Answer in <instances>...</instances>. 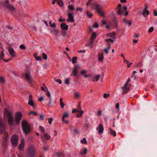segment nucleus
I'll list each match as a JSON object with an SVG mask.
<instances>
[{
	"instance_id": "7c9ffc66",
	"label": "nucleus",
	"mask_w": 157,
	"mask_h": 157,
	"mask_svg": "<svg viewBox=\"0 0 157 157\" xmlns=\"http://www.w3.org/2000/svg\"><path fill=\"white\" fill-rule=\"evenodd\" d=\"M77 57H73L72 58L71 61L73 63H75L77 62Z\"/></svg>"
},
{
	"instance_id": "052dcab7",
	"label": "nucleus",
	"mask_w": 157,
	"mask_h": 157,
	"mask_svg": "<svg viewBox=\"0 0 157 157\" xmlns=\"http://www.w3.org/2000/svg\"><path fill=\"white\" fill-rule=\"evenodd\" d=\"M53 119L52 118H50L48 119V123L50 124H51Z\"/></svg>"
},
{
	"instance_id": "37998d69",
	"label": "nucleus",
	"mask_w": 157,
	"mask_h": 157,
	"mask_svg": "<svg viewBox=\"0 0 157 157\" xmlns=\"http://www.w3.org/2000/svg\"><path fill=\"white\" fill-rule=\"evenodd\" d=\"M42 57L44 59L46 60L47 59V55L45 53H43L42 54Z\"/></svg>"
},
{
	"instance_id": "69168bd1",
	"label": "nucleus",
	"mask_w": 157,
	"mask_h": 157,
	"mask_svg": "<svg viewBox=\"0 0 157 157\" xmlns=\"http://www.w3.org/2000/svg\"><path fill=\"white\" fill-rule=\"evenodd\" d=\"M127 9L126 6H124L123 7V11H127Z\"/></svg>"
},
{
	"instance_id": "c85d7f7f",
	"label": "nucleus",
	"mask_w": 157,
	"mask_h": 157,
	"mask_svg": "<svg viewBox=\"0 0 157 157\" xmlns=\"http://www.w3.org/2000/svg\"><path fill=\"white\" fill-rule=\"evenodd\" d=\"M7 140L3 139L2 142V146L3 147H5L7 145Z\"/></svg>"
},
{
	"instance_id": "473e14b6",
	"label": "nucleus",
	"mask_w": 157,
	"mask_h": 157,
	"mask_svg": "<svg viewBox=\"0 0 157 157\" xmlns=\"http://www.w3.org/2000/svg\"><path fill=\"white\" fill-rule=\"evenodd\" d=\"M51 32H53L54 34L56 36H58V35L59 31L58 30L54 29L53 30L51 31Z\"/></svg>"
},
{
	"instance_id": "c756f323",
	"label": "nucleus",
	"mask_w": 157,
	"mask_h": 157,
	"mask_svg": "<svg viewBox=\"0 0 157 157\" xmlns=\"http://www.w3.org/2000/svg\"><path fill=\"white\" fill-rule=\"evenodd\" d=\"M58 4L61 7H62L63 6V4L62 0H58L57 1Z\"/></svg>"
},
{
	"instance_id": "39448f33",
	"label": "nucleus",
	"mask_w": 157,
	"mask_h": 157,
	"mask_svg": "<svg viewBox=\"0 0 157 157\" xmlns=\"http://www.w3.org/2000/svg\"><path fill=\"white\" fill-rule=\"evenodd\" d=\"M19 137L17 134H14L12 136L11 139V141L13 145L17 146Z\"/></svg>"
},
{
	"instance_id": "393cba45",
	"label": "nucleus",
	"mask_w": 157,
	"mask_h": 157,
	"mask_svg": "<svg viewBox=\"0 0 157 157\" xmlns=\"http://www.w3.org/2000/svg\"><path fill=\"white\" fill-rule=\"evenodd\" d=\"M55 155L58 157H63L64 156V154L63 153L60 152H58L56 153Z\"/></svg>"
},
{
	"instance_id": "f257e3e1",
	"label": "nucleus",
	"mask_w": 157,
	"mask_h": 157,
	"mask_svg": "<svg viewBox=\"0 0 157 157\" xmlns=\"http://www.w3.org/2000/svg\"><path fill=\"white\" fill-rule=\"evenodd\" d=\"M21 126L22 130L25 135L29 134L31 132V128L27 121L24 120L22 121Z\"/></svg>"
},
{
	"instance_id": "4468645a",
	"label": "nucleus",
	"mask_w": 157,
	"mask_h": 157,
	"mask_svg": "<svg viewBox=\"0 0 157 157\" xmlns=\"http://www.w3.org/2000/svg\"><path fill=\"white\" fill-rule=\"evenodd\" d=\"M121 4H119L117 6L118 10L117 12V13L119 16H121L122 14V11L121 10Z\"/></svg>"
},
{
	"instance_id": "f03ea898",
	"label": "nucleus",
	"mask_w": 157,
	"mask_h": 157,
	"mask_svg": "<svg viewBox=\"0 0 157 157\" xmlns=\"http://www.w3.org/2000/svg\"><path fill=\"white\" fill-rule=\"evenodd\" d=\"M4 112L7 117V120L9 124L10 125H13V118L11 113L7 108L5 109Z\"/></svg>"
},
{
	"instance_id": "6e6d98bb",
	"label": "nucleus",
	"mask_w": 157,
	"mask_h": 157,
	"mask_svg": "<svg viewBox=\"0 0 157 157\" xmlns=\"http://www.w3.org/2000/svg\"><path fill=\"white\" fill-rule=\"evenodd\" d=\"M0 81L2 83H4L5 82L4 78L2 77H0Z\"/></svg>"
},
{
	"instance_id": "a18cd8bd",
	"label": "nucleus",
	"mask_w": 157,
	"mask_h": 157,
	"mask_svg": "<svg viewBox=\"0 0 157 157\" xmlns=\"http://www.w3.org/2000/svg\"><path fill=\"white\" fill-rule=\"evenodd\" d=\"M20 48L21 49L25 50L26 49V47L23 44H21L20 46Z\"/></svg>"
},
{
	"instance_id": "6ab92c4d",
	"label": "nucleus",
	"mask_w": 157,
	"mask_h": 157,
	"mask_svg": "<svg viewBox=\"0 0 157 157\" xmlns=\"http://www.w3.org/2000/svg\"><path fill=\"white\" fill-rule=\"evenodd\" d=\"M108 37H111L113 39H115L116 37L115 33L114 32H113L112 33H108L106 34Z\"/></svg>"
},
{
	"instance_id": "49530a36",
	"label": "nucleus",
	"mask_w": 157,
	"mask_h": 157,
	"mask_svg": "<svg viewBox=\"0 0 157 157\" xmlns=\"http://www.w3.org/2000/svg\"><path fill=\"white\" fill-rule=\"evenodd\" d=\"M40 129L41 131L44 133L45 132V130L44 128L41 126H40Z\"/></svg>"
},
{
	"instance_id": "2eb2a0df",
	"label": "nucleus",
	"mask_w": 157,
	"mask_h": 157,
	"mask_svg": "<svg viewBox=\"0 0 157 157\" xmlns=\"http://www.w3.org/2000/svg\"><path fill=\"white\" fill-rule=\"evenodd\" d=\"M86 71L85 70H82L81 71L80 73L82 75H83L84 77L86 78L88 77H92V75L90 74H86Z\"/></svg>"
},
{
	"instance_id": "ea45409f",
	"label": "nucleus",
	"mask_w": 157,
	"mask_h": 157,
	"mask_svg": "<svg viewBox=\"0 0 157 157\" xmlns=\"http://www.w3.org/2000/svg\"><path fill=\"white\" fill-rule=\"evenodd\" d=\"M111 134L113 135L114 136H116V133L114 131L112 130L111 129H110Z\"/></svg>"
},
{
	"instance_id": "cd10ccee",
	"label": "nucleus",
	"mask_w": 157,
	"mask_h": 157,
	"mask_svg": "<svg viewBox=\"0 0 157 157\" xmlns=\"http://www.w3.org/2000/svg\"><path fill=\"white\" fill-rule=\"evenodd\" d=\"M97 36L95 32H94L92 33V35L91 36L90 39L91 40H93L96 38Z\"/></svg>"
},
{
	"instance_id": "f8f14e48",
	"label": "nucleus",
	"mask_w": 157,
	"mask_h": 157,
	"mask_svg": "<svg viewBox=\"0 0 157 157\" xmlns=\"http://www.w3.org/2000/svg\"><path fill=\"white\" fill-rule=\"evenodd\" d=\"M68 117L69 115L68 114V113L67 112L65 113L62 117V121L65 123L67 124H68L69 122L68 121H65V118H67Z\"/></svg>"
},
{
	"instance_id": "dca6fc26",
	"label": "nucleus",
	"mask_w": 157,
	"mask_h": 157,
	"mask_svg": "<svg viewBox=\"0 0 157 157\" xmlns=\"http://www.w3.org/2000/svg\"><path fill=\"white\" fill-rule=\"evenodd\" d=\"M21 143L19 144L18 148L20 150L22 151L24 146V139L21 140Z\"/></svg>"
},
{
	"instance_id": "20e7f679",
	"label": "nucleus",
	"mask_w": 157,
	"mask_h": 157,
	"mask_svg": "<svg viewBox=\"0 0 157 157\" xmlns=\"http://www.w3.org/2000/svg\"><path fill=\"white\" fill-rule=\"evenodd\" d=\"M2 5L4 7L11 11H13L15 10V8L10 3H9L8 0H5V2L2 3Z\"/></svg>"
},
{
	"instance_id": "338daca9",
	"label": "nucleus",
	"mask_w": 157,
	"mask_h": 157,
	"mask_svg": "<svg viewBox=\"0 0 157 157\" xmlns=\"http://www.w3.org/2000/svg\"><path fill=\"white\" fill-rule=\"evenodd\" d=\"M36 60H42L41 57L40 56L37 57L36 58Z\"/></svg>"
},
{
	"instance_id": "09e8293b",
	"label": "nucleus",
	"mask_w": 157,
	"mask_h": 157,
	"mask_svg": "<svg viewBox=\"0 0 157 157\" xmlns=\"http://www.w3.org/2000/svg\"><path fill=\"white\" fill-rule=\"evenodd\" d=\"M105 41L107 42L110 41L112 43L114 42V40H113L111 39H110V38L106 39L105 40Z\"/></svg>"
},
{
	"instance_id": "603ef678",
	"label": "nucleus",
	"mask_w": 157,
	"mask_h": 157,
	"mask_svg": "<svg viewBox=\"0 0 157 157\" xmlns=\"http://www.w3.org/2000/svg\"><path fill=\"white\" fill-rule=\"evenodd\" d=\"M100 78V75H97L95 76V80L97 82L98 81Z\"/></svg>"
},
{
	"instance_id": "864d4df0",
	"label": "nucleus",
	"mask_w": 157,
	"mask_h": 157,
	"mask_svg": "<svg viewBox=\"0 0 157 157\" xmlns=\"http://www.w3.org/2000/svg\"><path fill=\"white\" fill-rule=\"evenodd\" d=\"M69 78H67L65 80V83L66 84H69Z\"/></svg>"
},
{
	"instance_id": "2f4dec72",
	"label": "nucleus",
	"mask_w": 157,
	"mask_h": 157,
	"mask_svg": "<svg viewBox=\"0 0 157 157\" xmlns=\"http://www.w3.org/2000/svg\"><path fill=\"white\" fill-rule=\"evenodd\" d=\"M81 143L85 144H87V142L86 138H84L82 140H81Z\"/></svg>"
},
{
	"instance_id": "3c124183",
	"label": "nucleus",
	"mask_w": 157,
	"mask_h": 157,
	"mask_svg": "<svg viewBox=\"0 0 157 157\" xmlns=\"http://www.w3.org/2000/svg\"><path fill=\"white\" fill-rule=\"evenodd\" d=\"M4 56V54L3 51L1 52V56H0V59H3V57Z\"/></svg>"
},
{
	"instance_id": "9b49d317",
	"label": "nucleus",
	"mask_w": 157,
	"mask_h": 157,
	"mask_svg": "<svg viewBox=\"0 0 157 157\" xmlns=\"http://www.w3.org/2000/svg\"><path fill=\"white\" fill-rule=\"evenodd\" d=\"M68 17L67 20V21L71 22H74L75 21L74 19V17L71 13H70L68 14Z\"/></svg>"
},
{
	"instance_id": "13d9d810",
	"label": "nucleus",
	"mask_w": 157,
	"mask_h": 157,
	"mask_svg": "<svg viewBox=\"0 0 157 157\" xmlns=\"http://www.w3.org/2000/svg\"><path fill=\"white\" fill-rule=\"evenodd\" d=\"M74 132L76 134H78L79 133V132L78 130L76 128H75L74 129Z\"/></svg>"
},
{
	"instance_id": "7ed1b4c3",
	"label": "nucleus",
	"mask_w": 157,
	"mask_h": 157,
	"mask_svg": "<svg viewBox=\"0 0 157 157\" xmlns=\"http://www.w3.org/2000/svg\"><path fill=\"white\" fill-rule=\"evenodd\" d=\"M26 71L25 74V78L29 83L32 85L33 80L31 76L30 71L27 67L26 68Z\"/></svg>"
},
{
	"instance_id": "c9c22d12",
	"label": "nucleus",
	"mask_w": 157,
	"mask_h": 157,
	"mask_svg": "<svg viewBox=\"0 0 157 157\" xmlns=\"http://www.w3.org/2000/svg\"><path fill=\"white\" fill-rule=\"evenodd\" d=\"M83 111L82 110H81L80 111V113L79 114L78 113L77 115V117H81V116H82V115L83 114Z\"/></svg>"
},
{
	"instance_id": "8fccbe9b",
	"label": "nucleus",
	"mask_w": 157,
	"mask_h": 157,
	"mask_svg": "<svg viewBox=\"0 0 157 157\" xmlns=\"http://www.w3.org/2000/svg\"><path fill=\"white\" fill-rule=\"evenodd\" d=\"M154 29V28L153 27H151L148 30V32L149 33H151L152 32Z\"/></svg>"
},
{
	"instance_id": "f704fd0d",
	"label": "nucleus",
	"mask_w": 157,
	"mask_h": 157,
	"mask_svg": "<svg viewBox=\"0 0 157 157\" xmlns=\"http://www.w3.org/2000/svg\"><path fill=\"white\" fill-rule=\"evenodd\" d=\"M63 99L62 98H60V104L61 106V107L62 108H63V107L64 105H65V104H64L63 102H62Z\"/></svg>"
},
{
	"instance_id": "e433bc0d",
	"label": "nucleus",
	"mask_w": 157,
	"mask_h": 157,
	"mask_svg": "<svg viewBox=\"0 0 157 157\" xmlns=\"http://www.w3.org/2000/svg\"><path fill=\"white\" fill-rule=\"evenodd\" d=\"M98 14L101 16H102V17H105L104 13L103 12L101 11L98 10Z\"/></svg>"
},
{
	"instance_id": "72a5a7b5",
	"label": "nucleus",
	"mask_w": 157,
	"mask_h": 157,
	"mask_svg": "<svg viewBox=\"0 0 157 157\" xmlns=\"http://www.w3.org/2000/svg\"><path fill=\"white\" fill-rule=\"evenodd\" d=\"M86 15L90 18H91L93 15L92 13H90L88 11L86 12Z\"/></svg>"
},
{
	"instance_id": "a878e982",
	"label": "nucleus",
	"mask_w": 157,
	"mask_h": 157,
	"mask_svg": "<svg viewBox=\"0 0 157 157\" xmlns=\"http://www.w3.org/2000/svg\"><path fill=\"white\" fill-rule=\"evenodd\" d=\"M6 125L5 122L3 119L0 117V126Z\"/></svg>"
},
{
	"instance_id": "774afa93",
	"label": "nucleus",
	"mask_w": 157,
	"mask_h": 157,
	"mask_svg": "<svg viewBox=\"0 0 157 157\" xmlns=\"http://www.w3.org/2000/svg\"><path fill=\"white\" fill-rule=\"evenodd\" d=\"M155 16H157V12L156 11L155 9L154 10H153Z\"/></svg>"
},
{
	"instance_id": "bf43d9fd",
	"label": "nucleus",
	"mask_w": 157,
	"mask_h": 157,
	"mask_svg": "<svg viewBox=\"0 0 157 157\" xmlns=\"http://www.w3.org/2000/svg\"><path fill=\"white\" fill-rule=\"evenodd\" d=\"M51 27L53 28H55L56 27V25L55 23L53 22L52 24L51 25Z\"/></svg>"
},
{
	"instance_id": "5fc2aeb1",
	"label": "nucleus",
	"mask_w": 157,
	"mask_h": 157,
	"mask_svg": "<svg viewBox=\"0 0 157 157\" xmlns=\"http://www.w3.org/2000/svg\"><path fill=\"white\" fill-rule=\"evenodd\" d=\"M93 27L95 28H98V24L97 22H95L93 25Z\"/></svg>"
},
{
	"instance_id": "4be33fe9",
	"label": "nucleus",
	"mask_w": 157,
	"mask_h": 157,
	"mask_svg": "<svg viewBox=\"0 0 157 157\" xmlns=\"http://www.w3.org/2000/svg\"><path fill=\"white\" fill-rule=\"evenodd\" d=\"M98 59L99 60L100 62L102 61L103 58V53H99L98 54Z\"/></svg>"
},
{
	"instance_id": "de8ad7c7",
	"label": "nucleus",
	"mask_w": 157,
	"mask_h": 157,
	"mask_svg": "<svg viewBox=\"0 0 157 157\" xmlns=\"http://www.w3.org/2000/svg\"><path fill=\"white\" fill-rule=\"evenodd\" d=\"M68 8L69 9L72 10H74V7L73 5H69L68 6Z\"/></svg>"
},
{
	"instance_id": "680f3d73",
	"label": "nucleus",
	"mask_w": 157,
	"mask_h": 157,
	"mask_svg": "<svg viewBox=\"0 0 157 157\" xmlns=\"http://www.w3.org/2000/svg\"><path fill=\"white\" fill-rule=\"evenodd\" d=\"M79 111H80L77 109H74L72 111V113H74L75 112H79Z\"/></svg>"
},
{
	"instance_id": "bb28decb",
	"label": "nucleus",
	"mask_w": 157,
	"mask_h": 157,
	"mask_svg": "<svg viewBox=\"0 0 157 157\" xmlns=\"http://www.w3.org/2000/svg\"><path fill=\"white\" fill-rule=\"evenodd\" d=\"M4 134V137L3 138V139H6V140H7L8 138V133L6 132L5 131L3 132Z\"/></svg>"
},
{
	"instance_id": "e2e57ef3",
	"label": "nucleus",
	"mask_w": 157,
	"mask_h": 157,
	"mask_svg": "<svg viewBox=\"0 0 157 157\" xmlns=\"http://www.w3.org/2000/svg\"><path fill=\"white\" fill-rule=\"evenodd\" d=\"M40 117L41 120H44V116L43 114H40Z\"/></svg>"
},
{
	"instance_id": "5701e85b",
	"label": "nucleus",
	"mask_w": 157,
	"mask_h": 157,
	"mask_svg": "<svg viewBox=\"0 0 157 157\" xmlns=\"http://www.w3.org/2000/svg\"><path fill=\"white\" fill-rule=\"evenodd\" d=\"M87 153V149L86 148L84 149L83 151H81L80 153V155H86Z\"/></svg>"
},
{
	"instance_id": "0eeeda50",
	"label": "nucleus",
	"mask_w": 157,
	"mask_h": 157,
	"mask_svg": "<svg viewBox=\"0 0 157 157\" xmlns=\"http://www.w3.org/2000/svg\"><path fill=\"white\" fill-rule=\"evenodd\" d=\"M130 81V78H129L128 79V80L124 85V86L122 88V89L123 90V91L122 93L123 95L127 93L129 90V88H127V86L128 85V82Z\"/></svg>"
},
{
	"instance_id": "9d476101",
	"label": "nucleus",
	"mask_w": 157,
	"mask_h": 157,
	"mask_svg": "<svg viewBox=\"0 0 157 157\" xmlns=\"http://www.w3.org/2000/svg\"><path fill=\"white\" fill-rule=\"evenodd\" d=\"M28 104L32 107L34 106V103L33 101L32 95L30 94L29 98V101L28 102Z\"/></svg>"
},
{
	"instance_id": "b1692460",
	"label": "nucleus",
	"mask_w": 157,
	"mask_h": 157,
	"mask_svg": "<svg viewBox=\"0 0 157 157\" xmlns=\"http://www.w3.org/2000/svg\"><path fill=\"white\" fill-rule=\"evenodd\" d=\"M94 6H95V9L97 12L98 10H100L101 9V7L99 4L97 3H95L94 4Z\"/></svg>"
},
{
	"instance_id": "1a4fd4ad",
	"label": "nucleus",
	"mask_w": 157,
	"mask_h": 157,
	"mask_svg": "<svg viewBox=\"0 0 157 157\" xmlns=\"http://www.w3.org/2000/svg\"><path fill=\"white\" fill-rule=\"evenodd\" d=\"M35 150L33 147H30L29 149V154L31 157H33L35 155Z\"/></svg>"
},
{
	"instance_id": "f3484780",
	"label": "nucleus",
	"mask_w": 157,
	"mask_h": 157,
	"mask_svg": "<svg viewBox=\"0 0 157 157\" xmlns=\"http://www.w3.org/2000/svg\"><path fill=\"white\" fill-rule=\"evenodd\" d=\"M8 51H9L10 54L12 57H14L16 56V55L15 54V51L12 48H10L8 49Z\"/></svg>"
},
{
	"instance_id": "aec40b11",
	"label": "nucleus",
	"mask_w": 157,
	"mask_h": 157,
	"mask_svg": "<svg viewBox=\"0 0 157 157\" xmlns=\"http://www.w3.org/2000/svg\"><path fill=\"white\" fill-rule=\"evenodd\" d=\"M45 88L46 89V90L47 91V92L46 93L47 96L48 97H49V102L48 103V105H50L51 104V102L52 100V99L51 97V94L50 92L48 90V89L46 87H45Z\"/></svg>"
},
{
	"instance_id": "412c9836",
	"label": "nucleus",
	"mask_w": 157,
	"mask_h": 157,
	"mask_svg": "<svg viewBox=\"0 0 157 157\" xmlns=\"http://www.w3.org/2000/svg\"><path fill=\"white\" fill-rule=\"evenodd\" d=\"M6 125L0 126V134H2L3 132L5 131Z\"/></svg>"
},
{
	"instance_id": "4d7b16f0",
	"label": "nucleus",
	"mask_w": 157,
	"mask_h": 157,
	"mask_svg": "<svg viewBox=\"0 0 157 157\" xmlns=\"http://www.w3.org/2000/svg\"><path fill=\"white\" fill-rule=\"evenodd\" d=\"M61 33L62 34L63 36H65L66 35V32L64 30H63L61 32Z\"/></svg>"
},
{
	"instance_id": "79ce46f5",
	"label": "nucleus",
	"mask_w": 157,
	"mask_h": 157,
	"mask_svg": "<svg viewBox=\"0 0 157 157\" xmlns=\"http://www.w3.org/2000/svg\"><path fill=\"white\" fill-rule=\"evenodd\" d=\"M75 98H79L80 97V95H79V94L78 93V92H75Z\"/></svg>"
},
{
	"instance_id": "4c0bfd02",
	"label": "nucleus",
	"mask_w": 157,
	"mask_h": 157,
	"mask_svg": "<svg viewBox=\"0 0 157 157\" xmlns=\"http://www.w3.org/2000/svg\"><path fill=\"white\" fill-rule=\"evenodd\" d=\"M44 136L47 140H49L50 139V136L48 134H44Z\"/></svg>"
},
{
	"instance_id": "0e129e2a",
	"label": "nucleus",
	"mask_w": 157,
	"mask_h": 157,
	"mask_svg": "<svg viewBox=\"0 0 157 157\" xmlns=\"http://www.w3.org/2000/svg\"><path fill=\"white\" fill-rule=\"evenodd\" d=\"M109 50V49H108L106 48L104 49H103V51H104V52L105 53L107 54L108 53V50Z\"/></svg>"
},
{
	"instance_id": "c03bdc74",
	"label": "nucleus",
	"mask_w": 157,
	"mask_h": 157,
	"mask_svg": "<svg viewBox=\"0 0 157 157\" xmlns=\"http://www.w3.org/2000/svg\"><path fill=\"white\" fill-rule=\"evenodd\" d=\"M110 96V94H106V93H105L104 94V95H103V97L104 98H108Z\"/></svg>"
},
{
	"instance_id": "a19ab883",
	"label": "nucleus",
	"mask_w": 157,
	"mask_h": 157,
	"mask_svg": "<svg viewBox=\"0 0 157 157\" xmlns=\"http://www.w3.org/2000/svg\"><path fill=\"white\" fill-rule=\"evenodd\" d=\"M30 114H33L35 116H36L37 115V113H36L34 111H31L28 114L29 115Z\"/></svg>"
},
{
	"instance_id": "a211bd4d",
	"label": "nucleus",
	"mask_w": 157,
	"mask_h": 157,
	"mask_svg": "<svg viewBox=\"0 0 157 157\" xmlns=\"http://www.w3.org/2000/svg\"><path fill=\"white\" fill-rule=\"evenodd\" d=\"M98 132L100 134L102 133L103 131V127L102 124H100L98 126Z\"/></svg>"
},
{
	"instance_id": "58836bf2",
	"label": "nucleus",
	"mask_w": 157,
	"mask_h": 157,
	"mask_svg": "<svg viewBox=\"0 0 157 157\" xmlns=\"http://www.w3.org/2000/svg\"><path fill=\"white\" fill-rule=\"evenodd\" d=\"M148 6L147 4H146L145 5V7L144 8V11L143 12V15H145L146 14L145 11L147 10V9Z\"/></svg>"
},
{
	"instance_id": "423d86ee",
	"label": "nucleus",
	"mask_w": 157,
	"mask_h": 157,
	"mask_svg": "<svg viewBox=\"0 0 157 157\" xmlns=\"http://www.w3.org/2000/svg\"><path fill=\"white\" fill-rule=\"evenodd\" d=\"M22 115V113L20 112H17L15 115V120L17 124H19L20 123Z\"/></svg>"
},
{
	"instance_id": "ddd939ff",
	"label": "nucleus",
	"mask_w": 157,
	"mask_h": 157,
	"mask_svg": "<svg viewBox=\"0 0 157 157\" xmlns=\"http://www.w3.org/2000/svg\"><path fill=\"white\" fill-rule=\"evenodd\" d=\"M60 27L63 30H67L68 29V26L65 23H62L60 25Z\"/></svg>"
},
{
	"instance_id": "6e6552de",
	"label": "nucleus",
	"mask_w": 157,
	"mask_h": 157,
	"mask_svg": "<svg viewBox=\"0 0 157 157\" xmlns=\"http://www.w3.org/2000/svg\"><path fill=\"white\" fill-rule=\"evenodd\" d=\"M79 68V65L78 64L75 65L74 67L72 70V74L74 76H77L78 77V69Z\"/></svg>"
}]
</instances>
